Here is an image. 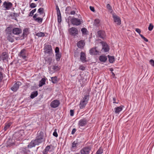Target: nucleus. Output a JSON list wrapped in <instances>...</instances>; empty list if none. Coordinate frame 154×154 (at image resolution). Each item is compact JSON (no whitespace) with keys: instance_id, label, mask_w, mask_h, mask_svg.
<instances>
[{"instance_id":"obj_29","label":"nucleus","mask_w":154,"mask_h":154,"mask_svg":"<svg viewBox=\"0 0 154 154\" xmlns=\"http://www.w3.org/2000/svg\"><path fill=\"white\" fill-rule=\"evenodd\" d=\"M62 56L61 53H59L56 54H55V58L56 59L57 61H59L60 59L61 58Z\"/></svg>"},{"instance_id":"obj_34","label":"nucleus","mask_w":154,"mask_h":154,"mask_svg":"<svg viewBox=\"0 0 154 154\" xmlns=\"http://www.w3.org/2000/svg\"><path fill=\"white\" fill-rule=\"evenodd\" d=\"M100 20L98 19H95L94 21V25L96 26H98L100 23Z\"/></svg>"},{"instance_id":"obj_4","label":"nucleus","mask_w":154,"mask_h":154,"mask_svg":"<svg viewBox=\"0 0 154 154\" xmlns=\"http://www.w3.org/2000/svg\"><path fill=\"white\" fill-rule=\"evenodd\" d=\"M71 22L72 25L76 26L79 25L83 23L82 19H78L74 17L71 19Z\"/></svg>"},{"instance_id":"obj_20","label":"nucleus","mask_w":154,"mask_h":154,"mask_svg":"<svg viewBox=\"0 0 154 154\" xmlns=\"http://www.w3.org/2000/svg\"><path fill=\"white\" fill-rule=\"evenodd\" d=\"M26 51L25 49H23L20 52V57H21L24 60H26Z\"/></svg>"},{"instance_id":"obj_15","label":"nucleus","mask_w":154,"mask_h":154,"mask_svg":"<svg viewBox=\"0 0 154 154\" xmlns=\"http://www.w3.org/2000/svg\"><path fill=\"white\" fill-rule=\"evenodd\" d=\"M88 103V102L82 99L80 101L79 105L80 109H83L85 108Z\"/></svg>"},{"instance_id":"obj_59","label":"nucleus","mask_w":154,"mask_h":154,"mask_svg":"<svg viewBox=\"0 0 154 154\" xmlns=\"http://www.w3.org/2000/svg\"><path fill=\"white\" fill-rule=\"evenodd\" d=\"M76 131V130L75 128H74L72 129V132L71 134H74Z\"/></svg>"},{"instance_id":"obj_25","label":"nucleus","mask_w":154,"mask_h":154,"mask_svg":"<svg viewBox=\"0 0 154 154\" xmlns=\"http://www.w3.org/2000/svg\"><path fill=\"white\" fill-rule=\"evenodd\" d=\"M38 93L37 91H35L32 92L31 94L30 97L31 99H33L36 97L38 95Z\"/></svg>"},{"instance_id":"obj_47","label":"nucleus","mask_w":154,"mask_h":154,"mask_svg":"<svg viewBox=\"0 0 154 154\" xmlns=\"http://www.w3.org/2000/svg\"><path fill=\"white\" fill-rule=\"evenodd\" d=\"M29 6L31 8H33L36 7V5L35 3H32L30 4Z\"/></svg>"},{"instance_id":"obj_27","label":"nucleus","mask_w":154,"mask_h":154,"mask_svg":"<svg viewBox=\"0 0 154 154\" xmlns=\"http://www.w3.org/2000/svg\"><path fill=\"white\" fill-rule=\"evenodd\" d=\"M46 80L45 78H42L41 80L39 81L38 84L39 87H42L43 85L45 84Z\"/></svg>"},{"instance_id":"obj_22","label":"nucleus","mask_w":154,"mask_h":154,"mask_svg":"<svg viewBox=\"0 0 154 154\" xmlns=\"http://www.w3.org/2000/svg\"><path fill=\"white\" fill-rule=\"evenodd\" d=\"M12 5V4L10 2H5L3 3L4 7L7 10H8L11 7Z\"/></svg>"},{"instance_id":"obj_24","label":"nucleus","mask_w":154,"mask_h":154,"mask_svg":"<svg viewBox=\"0 0 154 154\" xmlns=\"http://www.w3.org/2000/svg\"><path fill=\"white\" fill-rule=\"evenodd\" d=\"M107 58L105 55H100L99 56V60L101 62H105L107 60Z\"/></svg>"},{"instance_id":"obj_52","label":"nucleus","mask_w":154,"mask_h":154,"mask_svg":"<svg viewBox=\"0 0 154 154\" xmlns=\"http://www.w3.org/2000/svg\"><path fill=\"white\" fill-rule=\"evenodd\" d=\"M55 53L56 54L59 53V49L58 47H56L55 48Z\"/></svg>"},{"instance_id":"obj_62","label":"nucleus","mask_w":154,"mask_h":154,"mask_svg":"<svg viewBox=\"0 0 154 154\" xmlns=\"http://www.w3.org/2000/svg\"><path fill=\"white\" fill-rule=\"evenodd\" d=\"M58 68V66H53L52 69L54 70L55 71V70L56 69Z\"/></svg>"},{"instance_id":"obj_40","label":"nucleus","mask_w":154,"mask_h":154,"mask_svg":"<svg viewBox=\"0 0 154 154\" xmlns=\"http://www.w3.org/2000/svg\"><path fill=\"white\" fill-rule=\"evenodd\" d=\"M71 7L69 6L67 7L65 10V12L66 14H69V12L71 10Z\"/></svg>"},{"instance_id":"obj_60","label":"nucleus","mask_w":154,"mask_h":154,"mask_svg":"<svg viewBox=\"0 0 154 154\" xmlns=\"http://www.w3.org/2000/svg\"><path fill=\"white\" fill-rule=\"evenodd\" d=\"M90 9L91 11H92L93 12H94L95 11L94 8L93 7L90 6Z\"/></svg>"},{"instance_id":"obj_38","label":"nucleus","mask_w":154,"mask_h":154,"mask_svg":"<svg viewBox=\"0 0 154 154\" xmlns=\"http://www.w3.org/2000/svg\"><path fill=\"white\" fill-rule=\"evenodd\" d=\"M44 9L43 8H40L38 10V12L41 15L42 14L44 13Z\"/></svg>"},{"instance_id":"obj_9","label":"nucleus","mask_w":154,"mask_h":154,"mask_svg":"<svg viewBox=\"0 0 154 154\" xmlns=\"http://www.w3.org/2000/svg\"><path fill=\"white\" fill-rule=\"evenodd\" d=\"M90 96V91L89 90H87L84 91V93L82 97V99L85 100L88 102Z\"/></svg>"},{"instance_id":"obj_35","label":"nucleus","mask_w":154,"mask_h":154,"mask_svg":"<svg viewBox=\"0 0 154 154\" xmlns=\"http://www.w3.org/2000/svg\"><path fill=\"white\" fill-rule=\"evenodd\" d=\"M81 31L82 32V34L84 35H86L87 34V32H88V31L87 29L86 28H82L81 29Z\"/></svg>"},{"instance_id":"obj_6","label":"nucleus","mask_w":154,"mask_h":154,"mask_svg":"<svg viewBox=\"0 0 154 154\" xmlns=\"http://www.w3.org/2000/svg\"><path fill=\"white\" fill-rule=\"evenodd\" d=\"M91 147L89 146L83 147L80 151L81 154H89L91 150Z\"/></svg>"},{"instance_id":"obj_14","label":"nucleus","mask_w":154,"mask_h":154,"mask_svg":"<svg viewBox=\"0 0 154 154\" xmlns=\"http://www.w3.org/2000/svg\"><path fill=\"white\" fill-rule=\"evenodd\" d=\"M8 53L6 52H3L2 53L0 57L3 61H4L5 60H7L8 58Z\"/></svg>"},{"instance_id":"obj_44","label":"nucleus","mask_w":154,"mask_h":154,"mask_svg":"<svg viewBox=\"0 0 154 154\" xmlns=\"http://www.w3.org/2000/svg\"><path fill=\"white\" fill-rule=\"evenodd\" d=\"M153 27V25L152 23H150L148 28V30L150 31L152 30Z\"/></svg>"},{"instance_id":"obj_30","label":"nucleus","mask_w":154,"mask_h":154,"mask_svg":"<svg viewBox=\"0 0 154 154\" xmlns=\"http://www.w3.org/2000/svg\"><path fill=\"white\" fill-rule=\"evenodd\" d=\"M79 142L77 140L74 141L72 143V147L76 148L79 145Z\"/></svg>"},{"instance_id":"obj_31","label":"nucleus","mask_w":154,"mask_h":154,"mask_svg":"<svg viewBox=\"0 0 154 154\" xmlns=\"http://www.w3.org/2000/svg\"><path fill=\"white\" fill-rule=\"evenodd\" d=\"M52 82L54 84L56 83L57 82V77L56 76L51 78Z\"/></svg>"},{"instance_id":"obj_17","label":"nucleus","mask_w":154,"mask_h":154,"mask_svg":"<svg viewBox=\"0 0 154 154\" xmlns=\"http://www.w3.org/2000/svg\"><path fill=\"white\" fill-rule=\"evenodd\" d=\"M97 36L103 39H104L105 36V32L102 30H99L97 32Z\"/></svg>"},{"instance_id":"obj_36","label":"nucleus","mask_w":154,"mask_h":154,"mask_svg":"<svg viewBox=\"0 0 154 154\" xmlns=\"http://www.w3.org/2000/svg\"><path fill=\"white\" fill-rule=\"evenodd\" d=\"M19 132H17L13 134V136L17 140H19Z\"/></svg>"},{"instance_id":"obj_42","label":"nucleus","mask_w":154,"mask_h":154,"mask_svg":"<svg viewBox=\"0 0 154 154\" xmlns=\"http://www.w3.org/2000/svg\"><path fill=\"white\" fill-rule=\"evenodd\" d=\"M43 19L42 18H40L39 17H37L35 20L37 21L39 23H41L42 22Z\"/></svg>"},{"instance_id":"obj_56","label":"nucleus","mask_w":154,"mask_h":154,"mask_svg":"<svg viewBox=\"0 0 154 154\" xmlns=\"http://www.w3.org/2000/svg\"><path fill=\"white\" fill-rule=\"evenodd\" d=\"M51 147L49 145H48L46 147H45V150H47V151H48L49 149H50Z\"/></svg>"},{"instance_id":"obj_11","label":"nucleus","mask_w":154,"mask_h":154,"mask_svg":"<svg viewBox=\"0 0 154 154\" xmlns=\"http://www.w3.org/2000/svg\"><path fill=\"white\" fill-rule=\"evenodd\" d=\"M112 17L114 22L116 23L117 25H120L121 24V20L119 17L113 14H112Z\"/></svg>"},{"instance_id":"obj_12","label":"nucleus","mask_w":154,"mask_h":154,"mask_svg":"<svg viewBox=\"0 0 154 154\" xmlns=\"http://www.w3.org/2000/svg\"><path fill=\"white\" fill-rule=\"evenodd\" d=\"M101 43L102 44V49L104 50L105 52H108L109 51V46L107 43L104 42H101Z\"/></svg>"},{"instance_id":"obj_5","label":"nucleus","mask_w":154,"mask_h":154,"mask_svg":"<svg viewBox=\"0 0 154 154\" xmlns=\"http://www.w3.org/2000/svg\"><path fill=\"white\" fill-rule=\"evenodd\" d=\"M100 52L97 47L95 46L90 49L89 53L91 55H99Z\"/></svg>"},{"instance_id":"obj_7","label":"nucleus","mask_w":154,"mask_h":154,"mask_svg":"<svg viewBox=\"0 0 154 154\" xmlns=\"http://www.w3.org/2000/svg\"><path fill=\"white\" fill-rule=\"evenodd\" d=\"M68 31L71 35L74 36H76L79 33L78 29L74 27H72L69 29Z\"/></svg>"},{"instance_id":"obj_3","label":"nucleus","mask_w":154,"mask_h":154,"mask_svg":"<svg viewBox=\"0 0 154 154\" xmlns=\"http://www.w3.org/2000/svg\"><path fill=\"white\" fill-rule=\"evenodd\" d=\"M44 53L49 55H51L53 54L52 47L50 45H45L44 47Z\"/></svg>"},{"instance_id":"obj_2","label":"nucleus","mask_w":154,"mask_h":154,"mask_svg":"<svg viewBox=\"0 0 154 154\" xmlns=\"http://www.w3.org/2000/svg\"><path fill=\"white\" fill-rule=\"evenodd\" d=\"M40 144L45 141L44 132L42 131H38L35 139Z\"/></svg>"},{"instance_id":"obj_58","label":"nucleus","mask_w":154,"mask_h":154,"mask_svg":"<svg viewBox=\"0 0 154 154\" xmlns=\"http://www.w3.org/2000/svg\"><path fill=\"white\" fill-rule=\"evenodd\" d=\"M135 31L138 33L140 35V33L141 32V30L140 29L138 28H136L135 29Z\"/></svg>"},{"instance_id":"obj_26","label":"nucleus","mask_w":154,"mask_h":154,"mask_svg":"<svg viewBox=\"0 0 154 154\" xmlns=\"http://www.w3.org/2000/svg\"><path fill=\"white\" fill-rule=\"evenodd\" d=\"M12 33L13 34L18 35L19 34V29L18 28H12Z\"/></svg>"},{"instance_id":"obj_10","label":"nucleus","mask_w":154,"mask_h":154,"mask_svg":"<svg viewBox=\"0 0 154 154\" xmlns=\"http://www.w3.org/2000/svg\"><path fill=\"white\" fill-rule=\"evenodd\" d=\"M88 122V121L86 118H83L80 119L78 123L79 127L85 126L87 124Z\"/></svg>"},{"instance_id":"obj_37","label":"nucleus","mask_w":154,"mask_h":154,"mask_svg":"<svg viewBox=\"0 0 154 154\" xmlns=\"http://www.w3.org/2000/svg\"><path fill=\"white\" fill-rule=\"evenodd\" d=\"M57 21L58 23H60L61 21V13L57 14Z\"/></svg>"},{"instance_id":"obj_55","label":"nucleus","mask_w":154,"mask_h":154,"mask_svg":"<svg viewBox=\"0 0 154 154\" xmlns=\"http://www.w3.org/2000/svg\"><path fill=\"white\" fill-rule=\"evenodd\" d=\"M79 69L82 70H84L85 69V67L83 65H81L79 66Z\"/></svg>"},{"instance_id":"obj_49","label":"nucleus","mask_w":154,"mask_h":154,"mask_svg":"<svg viewBox=\"0 0 154 154\" xmlns=\"http://www.w3.org/2000/svg\"><path fill=\"white\" fill-rule=\"evenodd\" d=\"M56 8L57 11V14L60 13V11L58 5H56Z\"/></svg>"},{"instance_id":"obj_13","label":"nucleus","mask_w":154,"mask_h":154,"mask_svg":"<svg viewBox=\"0 0 154 154\" xmlns=\"http://www.w3.org/2000/svg\"><path fill=\"white\" fill-rule=\"evenodd\" d=\"M60 101L57 100H55L51 102L50 106L53 108H56L58 107L60 104Z\"/></svg>"},{"instance_id":"obj_48","label":"nucleus","mask_w":154,"mask_h":154,"mask_svg":"<svg viewBox=\"0 0 154 154\" xmlns=\"http://www.w3.org/2000/svg\"><path fill=\"white\" fill-rule=\"evenodd\" d=\"M140 36L143 39L144 41H145L146 42H148V40L145 37L142 35L140 34Z\"/></svg>"},{"instance_id":"obj_61","label":"nucleus","mask_w":154,"mask_h":154,"mask_svg":"<svg viewBox=\"0 0 154 154\" xmlns=\"http://www.w3.org/2000/svg\"><path fill=\"white\" fill-rule=\"evenodd\" d=\"M116 98L115 97H113V103H118V102H116Z\"/></svg>"},{"instance_id":"obj_45","label":"nucleus","mask_w":154,"mask_h":154,"mask_svg":"<svg viewBox=\"0 0 154 154\" xmlns=\"http://www.w3.org/2000/svg\"><path fill=\"white\" fill-rule=\"evenodd\" d=\"M57 129H55L53 134V135L56 137H57L58 136V134L57 132Z\"/></svg>"},{"instance_id":"obj_32","label":"nucleus","mask_w":154,"mask_h":154,"mask_svg":"<svg viewBox=\"0 0 154 154\" xmlns=\"http://www.w3.org/2000/svg\"><path fill=\"white\" fill-rule=\"evenodd\" d=\"M36 35L39 37L45 36V33L43 32H38L36 34Z\"/></svg>"},{"instance_id":"obj_64","label":"nucleus","mask_w":154,"mask_h":154,"mask_svg":"<svg viewBox=\"0 0 154 154\" xmlns=\"http://www.w3.org/2000/svg\"><path fill=\"white\" fill-rule=\"evenodd\" d=\"M48 152V151H47V150L44 149L43 151V154H47V153Z\"/></svg>"},{"instance_id":"obj_19","label":"nucleus","mask_w":154,"mask_h":154,"mask_svg":"<svg viewBox=\"0 0 154 154\" xmlns=\"http://www.w3.org/2000/svg\"><path fill=\"white\" fill-rule=\"evenodd\" d=\"M124 106L123 105H121L114 108L115 112L116 114H119L120 112L123 110V108Z\"/></svg>"},{"instance_id":"obj_18","label":"nucleus","mask_w":154,"mask_h":154,"mask_svg":"<svg viewBox=\"0 0 154 154\" xmlns=\"http://www.w3.org/2000/svg\"><path fill=\"white\" fill-rule=\"evenodd\" d=\"M85 41L83 40H81L77 43V46L79 48L82 49L85 45Z\"/></svg>"},{"instance_id":"obj_8","label":"nucleus","mask_w":154,"mask_h":154,"mask_svg":"<svg viewBox=\"0 0 154 154\" xmlns=\"http://www.w3.org/2000/svg\"><path fill=\"white\" fill-rule=\"evenodd\" d=\"M29 33V28H26L23 30V33L20 37V40L24 39L27 36V35Z\"/></svg>"},{"instance_id":"obj_46","label":"nucleus","mask_w":154,"mask_h":154,"mask_svg":"<svg viewBox=\"0 0 154 154\" xmlns=\"http://www.w3.org/2000/svg\"><path fill=\"white\" fill-rule=\"evenodd\" d=\"M106 8L108 10L113 11L112 7L109 4H107L106 5Z\"/></svg>"},{"instance_id":"obj_1","label":"nucleus","mask_w":154,"mask_h":154,"mask_svg":"<svg viewBox=\"0 0 154 154\" xmlns=\"http://www.w3.org/2000/svg\"><path fill=\"white\" fill-rule=\"evenodd\" d=\"M12 28L11 27H8L5 29L6 36L7 39L11 42H13L14 41V36L13 33H12Z\"/></svg>"},{"instance_id":"obj_16","label":"nucleus","mask_w":154,"mask_h":154,"mask_svg":"<svg viewBox=\"0 0 154 154\" xmlns=\"http://www.w3.org/2000/svg\"><path fill=\"white\" fill-rule=\"evenodd\" d=\"M19 82H17L13 85V86L11 87V89L14 92H16L19 89Z\"/></svg>"},{"instance_id":"obj_51","label":"nucleus","mask_w":154,"mask_h":154,"mask_svg":"<svg viewBox=\"0 0 154 154\" xmlns=\"http://www.w3.org/2000/svg\"><path fill=\"white\" fill-rule=\"evenodd\" d=\"M79 52L77 51H76L74 52V57H78L79 56Z\"/></svg>"},{"instance_id":"obj_41","label":"nucleus","mask_w":154,"mask_h":154,"mask_svg":"<svg viewBox=\"0 0 154 154\" xmlns=\"http://www.w3.org/2000/svg\"><path fill=\"white\" fill-rule=\"evenodd\" d=\"M36 9L35 8L33 10H32L29 14V16H32L34 14V13L36 11Z\"/></svg>"},{"instance_id":"obj_28","label":"nucleus","mask_w":154,"mask_h":154,"mask_svg":"<svg viewBox=\"0 0 154 154\" xmlns=\"http://www.w3.org/2000/svg\"><path fill=\"white\" fill-rule=\"evenodd\" d=\"M107 57L109 58V62L111 63H113L115 60L114 56L108 55Z\"/></svg>"},{"instance_id":"obj_54","label":"nucleus","mask_w":154,"mask_h":154,"mask_svg":"<svg viewBox=\"0 0 154 154\" xmlns=\"http://www.w3.org/2000/svg\"><path fill=\"white\" fill-rule=\"evenodd\" d=\"M20 152L23 154H26L27 152L26 151L25 149H23L20 151Z\"/></svg>"},{"instance_id":"obj_63","label":"nucleus","mask_w":154,"mask_h":154,"mask_svg":"<svg viewBox=\"0 0 154 154\" xmlns=\"http://www.w3.org/2000/svg\"><path fill=\"white\" fill-rule=\"evenodd\" d=\"M38 15L37 14H35L33 16V18L35 20V19H36Z\"/></svg>"},{"instance_id":"obj_43","label":"nucleus","mask_w":154,"mask_h":154,"mask_svg":"<svg viewBox=\"0 0 154 154\" xmlns=\"http://www.w3.org/2000/svg\"><path fill=\"white\" fill-rule=\"evenodd\" d=\"M103 150L101 148H100L97 151L96 154H102L103 152Z\"/></svg>"},{"instance_id":"obj_33","label":"nucleus","mask_w":154,"mask_h":154,"mask_svg":"<svg viewBox=\"0 0 154 154\" xmlns=\"http://www.w3.org/2000/svg\"><path fill=\"white\" fill-rule=\"evenodd\" d=\"M45 60L47 63H48L49 65H50L52 61V59L51 57H49L46 58Z\"/></svg>"},{"instance_id":"obj_21","label":"nucleus","mask_w":154,"mask_h":154,"mask_svg":"<svg viewBox=\"0 0 154 154\" xmlns=\"http://www.w3.org/2000/svg\"><path fill=\"white\" fill-rule=\"evenodd\" d=\"M80 59L81 61L83 63H84L87 61V60H86V56L84 52H82L81 53Z\"/></svg>"},{"instance_id":"obj_53","label":"nucleus","mask_w":154,"mask_h":154,"mask_svg":"<svg viewBox=\"0 0 154 154\" xmlns=\"http://www.w3.org/2000/svg\"><path fill=\"white\" fill-rule=\"evenodd\" d=\"M150 64L152 66H154V60L152 59H151L149 61Z\"/></svg>"},{"instance_id":"obj_50","label":"nucleus","mask_w":154,"mask_h":154,"mask_svg":"<svg viewBox=\"0 0 154 154\" xmlns=\"http://www.w3.org/2000/svg\"><path fill=\"white\" fill-rule=\"evenodd\" d=\"M3 79V73L0 71V82H1Z\"/></svg>"},{"instance_id":"obj_39","label":"nucleus","mask_w":154,"mask_h":154,"mask_svg":"<svg viewBox=\"0 0 154 154\" xmlns=\"http://www.w3.org/2000/svg\"><path fill=\"white\" fill-rule=\"evenodd\" d=\"M11 125V124L10 123H8L7 124H6L4 128V130L5 131H6L7 129L10 128Z\"/></svg>"},{"instance_id":"obj_57","label":"nucleus","mask_w":154,"mask_h":154,"mask_svg":"<svg viewBox=\"0 0 154 154\" xmlns=\"http://www.w3.org/2000/svg\"><path fill=\"white\" fill-rule=\"evenodd\" d=\"M74 111L73 110L71 109L70 110V115L71 116H73L74 115Z\"/></svg>"},{"instance_id":"obj_23","label":"nucleus","mask_w":154,"mask_h":154,"mask_svg":"<svg viewBox=\"0 0 154 154\" xmlns=\"http://www.w3.org/2000/svg\"><path fill=\"white\" fill-rule=\"evenodd\" d=\"M39 144L38 142L35 139L34 140L32 141L30 143L28 146H30V148H32L34 147L36 145H39Z\"/></svg>"}]
</instances>
